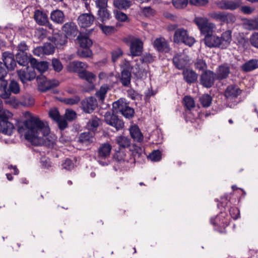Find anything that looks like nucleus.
<instances>
[{
	"label": "nucleus",
	"mask_w": 258,
	"mask_h": 258,
	"mask_svg": "<svg viewBox=\"0 0 258 258\" xmlns=\"http://www.w3.org/2000/svg\"><path fill=\"white\" fill-rule=\"evenodd\" d=\"M25 130V139L32 145L38 146L43 145L44 138L48 135L50 130L46 122H44L37 116H31L23 122L21 126H18V132L22 134Z\"/></svg>",
	"instance_id": "f257e3e1"
},
{
	"label": "nucleus",
	"mask_w": 258,
	"mask_h": 258,
	"mask_svg": "<svg viewBox=\"0 0 258 258\" xmlns=\"http://www.w3.org/2000/svg\"><path fill=\"white\" fill-rule=\"evenodd\" d=\"M17 75L23 83H25L27 81H31L36 78L38 84V89L42 92H45L58 86L59 84L58 81L56 80H47L45 76L41 74L36 77L35 71L28 66L23 69L18 70Z\"/></svg>",
	"instance_id": "f03ea898"
},
{
	"label": "nucleus",
	"mask_w": 258,
	"mask_h": 258,
	"mask_svg": "<svg viewBox=\"0 0 258 258\" xmlns=\"http://www.w3.org/2000/svg\"><path fill=\"white\" fill-rule=\"evenodd\" d=\"M231 33V31L227 30L223 32L221 37H218L212 34L206 35L204 39L205 44L210 48H226L232 40Z\"/></svg>",
	"instance_id": "7ed1b4c3"
},
{
	"label": "nucleus",
	"mask_w": 258,
	"mask_h": 258,
	"mask_svg": "<svg viewBox=\"0 0 258 258\" xmlns=\"http://www.w3.org/2000/svg\"><path fill=\"white\" fill-rule=\"evenodd\" d=\"M112 111L115 113H120L128 119H132L135 115V110L129 106L124 98H120L112 104Z\"/></svg>",
	"instance_id": "20e7f679"
},
{
	"label": "nucleus",
	"mask_w": 258,
	"mask_h": 258,
	"mask_svg": "<svg viewBox=\"0 0 258 258\" xmlns=\"http://www.w3.org/2000/svg\"><path fill=\"white\" fill-rule=\"evenodd\" d=\"M20 92V87L19 83L15 81L12 80L9 85L3 89V92L0 94V97L5 99V102L9 104H14L16 103L17 99L15 96H12L11 94H17Z\"/></svg>",
	"instance_id": "39448f33"
},
{
	"label": "nucleus",
	"mask_w": 258,
	"mask_h": 258,
	"mask_svg": "<svg viewBox=\"0 0 258 258\" xmlns=\"http://www.w3.org/2000/svg\"><path fill=\"white\" fill-rule=\"evenodd\" d=\"M120 69V74L118 75L119 82L124 87H131L132 71L134 69L130 61H125Z\"/></svg>",
	"instance_id": "423d86ee"
},
{
	"label": "nucleus",
	"mask_w": 258,
	"mask_h": 258,
	"mask_svg": "<svg viewBox=\"0 0 258 258\" xmlns=\"http://www.w3.org/2000/svg\"><path fill=\"white\" fill-rule=\"evenodd\" d=\"M112 146L108 143H105L100 145L97 150L96 159L98 162L102 166L108 164V158L110 157Z\"/></svg>",
	"instance_id": "0eeeda50"
},
{
	"label": "nucleus",
	"mask_w": 258,
	"mask_h": 258,
	"mask_svg": "<svg viewBox=\"0 0 258 258\" xmlns=\"http://www.w3.org/2000/svg\"><path fill=\"white\" fill-rule=\"evenodd\" d=\"M173 39L176 43H183L189 46H192L195 42L194 38L189 36L187 30L183 28H178L175 30Z\"/></svg>",
	"instance_id": "6e6552de"
},
{
	"label": "nucleus",
	"mask_w": 258,
	"mask_h": 258,
	"mask_svg": "<svg viewBox=\"0 0 258 258\" xmlns=\"http://www.w3.org/2000/svg\"><path fill=\"white\" fill-rule=\"evenodd\" d=\"M115 112L107 111L104 114V121L108 125L114 127L116 131L122 130L124 126L123 120Z\"/></svg>",
	"instance_id": "1a4fd4ad"
},
{
	"label": "nucleus",
	"mask_w": 258,
	"mask_h": 258,
	"mask_svg": "<svg viewBox=\"0 0 258 258\" xmlns=\"http://www.w3.org/2000/svg\"><path fill=\"white\" fill-rule=\"evenodd\" d=\"M216 79L215 73L211 70H206L201 75L200 78V84L204 87L210 88L215 83Z\"/></svg>",
	"instance_id": "9d476101"
},
{
	"label": "nucleus",
	"mask_w": 258,
	"mask_h": 258,
	"mask_svg": "<svg viewBox=\"0 0 258 258\" xmlns=\"http://www.w3.org/2000/svg\"><path fill=\"white\" fill-rule=\"evenodd\" d=\"M242 0H221L217 3V6L222 10H235L241 7Z\"/></svg>",
	"instance_id": "9b49d317"
},
{
	"label": "nucleus",
	"mask_w": 258,
	"mask_h": 258,
	"mask_svg": "<svg viewBox=\"0 0 258 258\" xmlns=\"http://www.w3.org/2000/svg\"><path fill=\"white\" fill-rule=\"evenodd\" d=\"M15 128L13 123L8 121V118L5 114L0 115V133L10 136Z\"/></svg>",
	"instance_id": "f8f14e48"
},
{
	"label": "nucleus",
	"mask_w": 258,
	"mask_h": 258,
	"mask_svg": "<svg viewBox=\"0 0 258 258\" xmlns=\"http://www.w3.org/2000/svg\"><path fill=\"white\" fill-rule=\"evenodd\" d=\"M2 60L3 65L10 71L15 70L17 67V62L13 53L9 51H5L2 53Z\"/></svg>",
	"instance_id": "ddd939ff"
},
{
	"label": "nucleus",
	"mask_w": 258,
	"mask_h": 258,
	"mask_svg": "<svg viewBox=\"0 0 258 258\" xmlns=\"http://www.w3.org/2000/svg\"><path fill=\"white\" fill-rule=\"evenodd\" d=\"M62 30L69 39H73L79 33L77 26L72 22L66 23L62 27Z\"/></svg>",
	"instance_id": "4468645a"
},
{
	"label": "nucleus",
	"mask_w": 258,
	"mask_h": 258,
	"mask_svg": "<svg viewBox=\"0 0 258 258\" xmlns=\"http://www.w3.org/2000/svg\"><path fill=\"white\" fill-rule=\"evenodd\" d=\"M81 105L84 112L86 113H91L97 106V100L94 97L91 96L83 100Z\"/></svg>",
	"instance_id": "2eb2a0df"
},
{
	"label": "nucleus",
	"mask_w": 258,
	"mask_h": 258,
	"mask_svg": "<svg viewBox=\"0 0 258 258\" xmlns=\"http://www.w3.org/2000/svg\"><path fill=\"white\" fill-rule=\"evenodd\" d=\"M210 222L213 225L225 228L229 224L230 218L226 213L221 212L216 218H212Z\"/></svg>",
	"instance_id": "dca6fc26"
},
{
	"label": "nucleus",
	"mask_w": 258,
	"mask_h": 258,
	"mask_svg": "<svg viewBox=\"0 0 258 258\" xmlns=\"http://www.w3.org/2000/svg\"><path fill=\"white\" fill-rule=\"evenodd\" d=\"M153 46L159 52L168 53L170 51L169 43L163 37L157 38L154 41Z\"/></svg>",
	"instance_id": "f3484780"
},
{
	"label": "nucleus",
	"mask_w": 258,
	"mask_h": 258,
	"mask_svg": "<svg viewBox=\"0 0 258 258\" xmlns=\"http://www.w3.org/2000/svg\"><path fill=\"white\" fill-rule=\"evenodd\" d=\"M95 17L91 13H84L80 15L78 18V24L82 28L90 27L93 24Z\"/></svg>",
	"instance_id": "a211bd4d"
},
{
	"label": "nucleus",
	"mask_w": 258,
	"mask_h": 258,
	"mask_svg": "<svg viewBox=\"0 0 258 258\" xmlns=\"http://www.w3.org/2000/svg\"><path fill=\"white\" fill-rule=\"evenodd\" d=\"M88 68L87 63L80 61H73L67 66V71L70 73H77L79 75L84 69Z\"/></svg>",
	"instance_id": "6ab92c4d"
},
{
	"label": "nucleus",
	"mask_w": 258,
	"mask_h": 258,
	"mask_svg": "<svg viewBox=\"0 0 258 258\" xmlns=\"http://www.w3.org/2000/svg\"><path fill=\"white\" fill-rule=\"evenodd\" d=\"M172 61L175 68L178 70H183L187 64L188 60L183 54L176 53L173 57Z\"/></svg>",
	"instance_id": "aec40b11"
},
{
	"label": "nucleus",
	"mask_w": 258,
	"mask_h": 258,
	"mask_svg": "<svg viewBox=\"0 0 258 258\" xmlns=\"http://www.w3.org/2000/svg\"><path fill=\"white\" fill-rule=\"evenodd\" d=\"M230 73V67L224 64L219 66L216 69L215 75L216 79L221 81L228 78Z\"/></svg>",
	"instance_id": "412c9836"
},
{
	"label": "nucleus",
	"mask_w": 258,
	"mask_h": 258,
	"mask_svg": "<svg viewBox=\"0 0 258 258\" xmlns=\"http://www.w3.org/2000/svg\"><path fill=\"white\" fill-rule=\"evenodd\" d=\"M242 90L236 85H229L224 92V96L227 99H234L242 93Z\"/></svg>",
	"instance_id": "4be33fe9"
},
{
	"label": "nucleus",
	"mask_w": 258,
	"mask_h": 258,
	"mask_svg": "<svg viewBox=\"0 0 258 258\" xmlns=\"http://www.w3.org/2000/svg\"><path fill=\"white\" fill-rule=\"evenodd\" d=\"M143 42L139 39H136L131 42L130 52L133 56H140L143 51Z\"/></svg>",
	"instance_id": "5701e85b"
},
{
	"label": "nucleus",
	"mask_w": 258,
	"mask_h": 258,
	"mask_svg": "<svg viewBox=\"0 0 258 258\" xmlns=\"http://www.w3.org/2000/svg\"><path fill=\"white\" fill-rule=\"evenodd\" d=\"M182 74L184 80L188 84L195 83L197 81L198 75L191 69H184Z\"/></svg>",
	"instance_id": "b1692460"
},
{
	"label": "nucleus",
	"mask_w": 258,
	"mask_h": 258,
	"mask_svg": "<svg viewBox=\"0 0 258 258\" xmlns=\"http://www.w3.org/2000/svg\"><path fill=\"white\" fill-rule=\"evenodd\" d=\"M68 37L62 33L54 34L51 39L56 47L60 48L68 42Z\"/></svg>",
	"instance_id": "393cba45"
},
{
	"label": "nucleus",
	"mask_w": 258,
	"mask_h": 258,
	"mask_svg": "<svg viewBox=\"0 0 258 258\" xmlns=\"http://www.w3.org/2000/svg\"><path fill=\"white\" fill-rule=\"evenodd\" d=\"M33 18L37 24L40 26L45 25L48 23L47 14L39 10L35 11Z\"/></svg>",
	"instance_id": "a878e982"
},
{
	"label": "nucleus",
	"mask_w": 258,
	"mask_h": 258,
	"mask_svg": "<svg viewBox=\"0 0 258 258\" xmlns=\"http://www.w3.org/2000/svg\"><path fill=\"white\" fill-rule=\"evenodd\" d=\"M258 68V59H251L241 66V70L245 73L251 72Z\"/></svg>",
	"instance_id": "bb28decb"
},
{
	"label": "nucleus",
	"mask_w": 258,
	"mask_h": 258,
	"mask_svg": "<svg viewBox=\"0 0 258 258\" xmlns=\"http://www.w3.org/2000/svg\"><path fill=\"white\" fill-rule=\"evenodd\" d=\"M80 47L90 48L93 44L92 40L86 35L79 33L77 38Z\"/></svg>",
	"instance_id": "cd10ccee"
},
{
	"label": "nucleus",
	"mask_w": 258,
	"mask_h": 258,
	"mask_svg": "<svg viewBox=\"0 0 258 258\" xmlns=\"http://www.w3.org/2000/svg\"><path fill=\"white\" fill-rule=\"evenodd\" d=\"M50 19L54 23L61 24L64 22V14L59 10H53L50 14Z\"/></svg>",
	"instance_id": "c85d7f7f"
},
{
	"label": "nucleus",
	"mask_w": 258,
	"mask_h": 258,
	"mask_svg": "<svg viewBox=\"0 0 258 258\" xmlns=\"http://www.w3.org/2000/svg\"><path fill=\"white\" fill-rule=\"evenodd\" d=\"M96 16L97 20L102 23H105L111 18V13L107 8L98 10Z\"/></svg>",
	"instance_id": "c756f323"
},
{
	"label": "nucleus",
	"mask_w": 258,
	"mask_h": 258,
	"mask_svg": "<svg viewBox=\"0 0 258 258\" xmlns=\"http://www.w3.org/2000/svg\"><path fill=\"white\" fill-rule=\"evenodd\" d=\"M130 133L135 141L141 142L143 141V136L138 125H134L131 126Z\"/></svg>",
	"instance_id": "7c9ffc66"
},
{
	"label": "nucleus",
	"mask_w": 258,
	"mask_h": 258,
	"mask_svg": "<svg viewBox=\"0 0 258 258\" xmlns=\"http://www.w3.org/2000/svg\"><path fill=\"white\" fill-rule=\"evenodd\" d=\"M93 136L90 132H84L80 134L78 142L88 145L93 142Z\"/></svg>",
	"instance_id": "2f4dec72"
},
{
	"label": "nucleus",
	"mask_w": 258,
	"mask_h": 258,
	"mask_svg": "<svg viewBox=\"0 0 258 258\" xmlns=\"http://www.w3.org/2000/svg\"><path fill=\"white\" fill-rule=\"evenodd\" d=\"M78 76L80 79L86 80L90 84L93 83L96 78V76L93 73L87 71L86 69L80 72Z\"/></svg>",
	"instance_id": "473e14b6"
},
{
	"label": "nucleus",
	"mask_w": 258,
	"mask_h": 258,
	"mask_svg": "<svg viewBox=\"0 0 258 258\" xmlns=\"http://www.w3.org/2000/svg\"><path fill=\"white\" fill-rule=\"evenodd\" d=\"M15 56L16 62L20 66L23 67L28 66L30 57L27 53H17Z\"/></svg>",
	"instance_id": "72a5a7b5"
},
{
	"label": "nucleus",
	"mask_w": 258,
	"mask_h": 258,
	"mask_svg": "<svg viewBox=\"0 0 258 258\" xmlns=\"http://www.w3.org/2000/svg\"><path fill=\"white\" fill-rule=\"evenodd\" d=\"M100 123L101 120L96 116H93L87 122V125L89 130L95 132Z\"/></svg>",
	"instance_id": "f704fd0d"
},
{
	"label": "nucleus",
	"mask_w": 258,
	"mask_h": 258,
	"mask_svg": "<svg viewBox=\"0 0 258 258\" xmlns=\"http://www.w3.org/2000/svg\"><path fill=\"white\" fill-rule=\"evenodd\" d=\"M132 5L130 0H114L113 5L119 10H126L129 8Z\"/></svg>",
	"instance_id": "c9c22d12"
},
{
	"label": "nucleus",
	"mask_w": 258,
	"mask_h": 258,
	"mask_svg": "<svg viewBox=\"0 0 258 258\" xmlns=\"http://www.w3.org/2000/svg\"><path fill=\"white\" fill-rule=\"evenodd\" d=\"M195 68L199 71H205L207 70V64L205 60L201 58H197L194 62Z\"/></svg>",
	"instance_id": "e433bc0d"
},
{
	"label": "nucleus",
	"mask_w": 258,
	"mask_h": 258,
	"mask_svg": "<svg viewBox=\"0 0 258 258\" xmlns=\"http://www.w3.org/2000/svg\"><path fill=\"white\" fill-rule=\"evenodd\" d=\"M199 100L203 107L207 108L211 104L212 97L208 94H205L200 97Z\"/></svg>",
	"instance_id": "4c0bfd02"
},
{
	"label": "nucleus",
	"mask_w": 258,
	"mask_h": 258,
	"mask_svg": "<svg viewBox=\"0 0 258 258\" xmlns=\"http://www.w3.org/2000/svg\"><path fill=\"white\" fill-rule=\"evenodd\" d=\"M116 142L119 147L123 148L128 147L131 144L130 139L124 136L117 137Z\"/></svg>",
	"instance_id": "58836bf2"
},
{
	"label": "nucleus",
	"mask_w": 258,
	"mask_h": 258,
	"mask_svg": "<svg viewBox=\"0 0 258 258\" xmlns=\"http://www.w3.org/2000/svg\"><path fill=\"white\" fill-rule=\"evenodd\" d=\"M80 57L88 58L92 57L93 53L90 48L80 47L77 52Z\"/></svg>",
	"instance_id": "ea45409f"
},
{
	"label": "nucleus",
	"mask_w": 258,
	"mask_h": 258,
	"mask_svg": "<svg viewBox=\"0 0 258 258\" xmlns=\"http://www.w3.org/2000/svg\"><path fill=\"white\" fill-rule=\"evenodd\" d=\"M81 100L79 96L75 95L71 98H64L61 100V102L67 105H75L77 104Z\"/></svg>",
	"instance_id": "a19ab883"
},
{
	"label": "nucleus",
	"mask_w": 258,
	"mask_h": 258,
	"mask_svg": "<svg viewBox=\"0 0 258 258\" xmlns=\"http://www.w3.org/2000/svg\"><path fill=\"white\" fill-rule=\"evenodd\" d=\"M99 27L106 35H111L117 31L116 28L114 26H106L102 24H100L99 25Z\"/></svg>",
	"instance_id": "79ce46f5"
},
{
	"label": "nucleus",
	"mask_w": 258,
	"mask_h": 258,
	"mask_svg": "<svg viewBox=\"0 0 258 258\" xmlns=\"http://www.w3.org/2000/svg\"><path fill=\"white\" fill-rule=\"evenodd\" d=\"M136 71L133 72V74L137 78V80H142L144 78V76L145 77H146L147 72L145 70L141 69L139 66L136 64L135 67Z\"/></svg>",
	"instance_id": "37998d69"
},
{
	"label": "nucleus",
	"mask_w": 258,
	"mask_h": 258,
	"mask_svg": "<svg viewBox=\"0 0 258 258\" xmlns=\"http://www.w3.org/2000/svg\"><path fill=\"white\" fill-rule=\"evenodd\" d=\"M183 104L185 107L188 109L190 110L192 108L195 107V101L191 96H185L183 99Z\"/></svg>",
	"instance_id": "c03bdc74"
},
{
	"label": "nucleus",
	"mask_w": 258,
	"mask_h": 258,
	"mask_svg": "<svg viewBox=\"0 0 258 258\" xmlns=\"http://www.w3.org/2000/svg\"><path fill=\"white\" fill-rule=\"evenodd\" d=\"M147 158L152 161L158 162L161 159L162 154L159 150H154L149 155Z\"/></svg>",
	"instance_id": "a18cd8bd"
},
{
	"label": "nucleus",
	"mask_w": 258,
	"mask_h": 258,
	"mask_svg": "<svg viewBox=\"0 0 258 258\" xmlns=\"http://www.w3.org/2000/svg\"><path fill=\"white\" fill-rule=\"evenodd\" d=\"M108 90V87L107 85L102 86L100 89L96 92L95 95L99 100L103 101L105 97Z\"/></svg>",
	"instance_id": "49530a36"
},
{
	"label": "nucleus",
	"mask_w": 258,
	"mask_h": 258,
	"mask_svg": "<svg viewBox=\"0 0 258 258\" xmlns=\"http://www.w3.org/2000/svg\"><path fill=\"white\" fill-rule=\"evenodd\" d=\"M214 27V25L212 23H208L207 25H204L200 29L201 33L206 35H211L213 33V29Z\"/></svg>",
	"instance_id": "de8ad7c7"
},
{
	"label": "nucleus",
	"mask_w": 258,
	"mask_h": 258,
	"mask_svg": "<svg viewBox=\"0 0 258 258\" xmlns=\"http://www.w3.org/2000/svg\"><path fill=\"white\" fill-rule=\"evenodd\" d=\"M51 66L55 72L59 73L63 68V66L59 59L54 58L51 60Z\"/></svg>",
	"instance_id": "09e8293b"
},
{
	"label": "nucleus",
	"mask_w": 258,
	"mask_h": 258,
	"mask_svg": "<svg viewBox=\"0 0 258 258\" xmlns=\"http://www.w3.org/2000/svg\"><path fill=\"white\" fill-rule=\"evenodd\" d=\"M225 13L224 12H213L210 14L211 18L214 20L224 23Z\"/></svg>",
	"instance_id": "8fccbe9b"
},
{
	"label": "nucleus",
	"mask_w": 258,
	"mask_h": 258,
	"mask_svg": "<svg viewBox=\"0 0 258 258\" xmlns=\"http://www.w3.org/2000/svg\"><path fill=\"white\" fill-rule=\"evenodd\" d=\"M188 0H172V4L176 9H183L186 7Z\"/></svg>",
	"instance_id": "3c124183"
},
{
	"label": "nucleus",
	"mask_w": 258,
	"mask_h": 258,
	"mask_svg": "<svg viewBox=\"0 0 258 258\" xmlns=\"http://www.w3.org/2000/svg\"><path fill=\"white\" fill-rule=\"evenodd\" d=\"M194 22L200 29L205 25H207L209 21L206 18L203 17H196L194 19Z\"/></svg>",
	"instance_id": "603ef678"
},
{
	"label": "nucleus",
	"mask_w": 258,
	"mask_h": 258,
	"mask_svg": "<svg viewBox=\"0 0 258 258\" xmlns=\"http://www.w3.org/2000/svg\"><path fill=\"white\" fill-rule=\"evenodd\" d=\"M44 54L49 55L54 53V47L50 43H45L42 46Z\"/></svg>",
	"instance_id": "864d4df0"
},
{
	"label": "nucleus",
	"mask_w": 258,
	"mask_h": 258,
	"mask_svg": "<svg viewBox=\"0 0 258 258\" xmlns=\"http://www.w3.org/2000/svg\"><path fill=\"white\" fill-rule=\"evenodd\" d=\"M49 116L53 120H58L61 117L57 108L51 109L49 111Z\"/></svg>",
	"instance_id": "5fc2aeb1"
},
{
	"label": "nucleus",
	"mask_w": 258,
	"mask_h": 258,
	"mask_svg": "<svg viewBox=\"0 0 258 258\" xmlns=\"http://www.w3.org/2000/svg\"><path fill=\"white\" fill-rule=\"evenodd\" d=\"M48 63L46 61H40L37 64L35 69L38 71L41 75L42 73L45 72L48 68Z\"/></svg>",
	"instance_id": "6e6d98bb"
},
{
	"label": "nucleus",
	"mask_w": 258,
	"mask_h": 258,
	"mask_svg": "<svg viewBox=\"0 0 258 258\" xmlns=\"http://www.w3.org/2000/svg\"><path fill=\"white\" fill-rule=\"evenodd\" d=\"M114 158L116 162L119 163L124 162L126 160L125 159V154L120 151H118L114 154Z\"/></svg>",
	"instance_id": "4d7b16f0"
},
{
	"label": "nucleus",
	"mask_w": 258,
	"mask_h": 258,
	"mask_svg": "<svg viewBox=\"0 0 258 258\" xmlns=\"http://www.w3.org/2000/svg\"><path fill=\"white\" fill-rule=\"evenodd\" d=\"M62 168L67 170H71L74 167V164L72 160L67 158L62 163Z\"/></svg>",
	"instance_id": "13d9d810"
},
{
	"label": "nucleus",
	"mask_w": 258,
	"mask_h": 258,
	"mask_svg": "<svg viewBox=\"0 0 258 258\" xmlns=\"http://www.w3.org/2000/svg\"><path fill=\"white\" fill-rule=\"evenodd\" d=\"M65 118L69 121H72L77 118V114L72 110L67 109L64 114Z\"/></svg>",
	"instance_id": "bf43d9fd"
},
{
	"label": "nucleus",
	"mask_w": 258,
	"mask_h": 258,
	"mask_svg": "<svg viewBox=\"0 0 258 258\" xmlns=\"http://www.w3.org/2000/svg\"><path fill=\"white\" fill-rule=\"evenodd\" d=\"M230 216L234 220L238 218L240 215V212L236 207H231L229 210Z\"/></svg>",
	"instance_id": "052dcab7"
},
{
	"label": "nucleus",
	"mask_w": 258,
	"mask_h": 258,
	"mask_svg": "<svg viewBox=\"0 0 258 258\" xmlns=\"http://www.w3.org/2000/svg\"><path fill=\"white\" fill-rule=\"evenodd\" d=\"M115 17L118 21L120 22H125L128 19L126 15L120 11H116L115 13Z\"/></svg>",
	"instance_id": "680f3d73"
},
{
	"label": "nucleus",
	"mask_w": 258,
	"mask_h": 258,
	"mask_svg": "<svg viewBox=\"0 0 258 258\" xmlns=\"http://www.w3.org/2000/svg\"><path fill=\"white\" fill-rule=\"evenodd\" d=\"M108 0H96L95 5L97 8L103 9L107 8Z\"/></svg>",
	"instance_id": "e2e57ef3"
},
{
	"label": "nucleus",
	"mask_w": 258,
	"mask_h": 258,
	"mask_svg": "<svg viewBox=\"0 0 258 258\" xmlns=\"http://www.w3.org/2000/svg\"><path fill=\"white\" fill-rule=\"evenodd\" d=\"M143 153V150L140 147L135 146L132 151V155L134 159L136 160L140 157Z\"/></svg>",
	"instance_id": "0e129e2a"
},
{
	"label": "nucleus",
	"mask_w": 258,
	"mask_h": 258,
	"mask_svg": "<svg viewBox=\"0 0 258 258\" xmlns=\"http://www.w3.org/2000/svg\"><path fill=\"white\" fill-rule=\"evenodd\" d=\"M34 99L31 96H28L21 102V104L25 106H32L34 104Z\"/></svg>",
	"instance_id": "69168bd1"
},
{
	"label": "nucleus",
	"mask_w": 258,
	"mask_h": 258,
	"mask_svg": "<svg viewBox=\"0 0 258 258\" xmlns=\"http://www.w3.org/2000/svg\"><path fill=\"white\" fill-rule=\"evenodd\" d=\"M122 54V50L118 48L113 51L111 53L112 60L113 62H115L118 58Z\"/></svg>",
	"instance_id": "338daca9"
},
{
	"label": "nucleus",
	"mask_w": 258,
	"mask_h": 258,
	"mask_svg": "<svg viewBox=\"0 0 258 258\" xmlns=\"http://www.w3.org/2000/svg\"><path fill=\"white\" fill-rule=\"evenodd\" d=\"M250 41L253 46L258 48V33H255L251 36Z\"/></svg>",
	"instance_id": "774afa93"
}]
</instances>
